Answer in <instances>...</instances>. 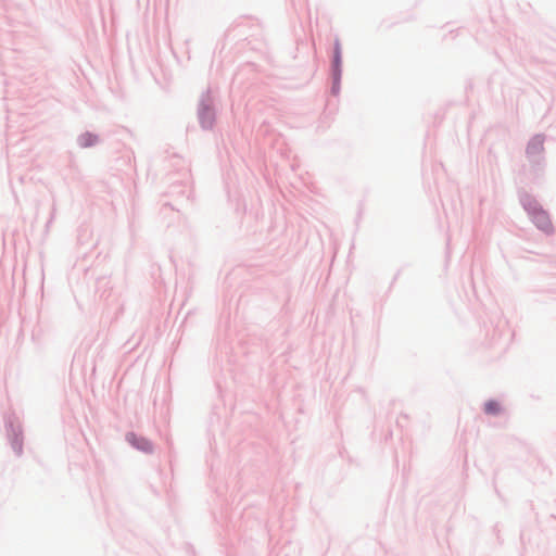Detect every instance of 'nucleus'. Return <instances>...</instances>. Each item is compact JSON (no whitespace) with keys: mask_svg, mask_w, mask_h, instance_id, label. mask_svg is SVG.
Masks as SVG:
<instances>
[{"mask_svg":"<svg viewBox=\"0 0 556 556\" xmlns=\"http://www.w3.org/2000/svg\"><path fill=\"white\" fill-rule=\"evenodd\" d=\"M533 220L539 228L548 232L552 230V223L549 220L548 215L544 211H535L533 213Z\"/></svg>","mask_w":556,"mask_h":556,"instance_id":"1","label":"nucleus"},{"mask_svg":"<svg viewBox=\"0 0 556 556\" xmlns=\"http://www.w3.org/2000/svg\"><path fill=\"white\" fill-rule=\"evenodd\" d=\"M544 140L542 137H534L528 144L527 151L529 154H536L543 150Z\"/></svg>","mask_w":556,"mask_h":556,"instance_id":"2","label":"nucleus"},{"mask_svg":"<svg viewBox=\"0 0 556 556\" xmlns=\"http://www.w3.org/2000/svg\"><path fill=\"white\" fill-rule=\"evenodd\" d=\"M98 141L97 136L92 134H84L79 137V144L84 148L93 146Z\"/></svg>","mask_w":556,"mask_h":556,"instance_id":"3","label":"nucleus"},{"mask_svg":"<svg viewBox=\"0 0 556 556\" xmlns=\"http://www.w3.org/2000/svg\"><path fill=\"white\" fill-rule=\"evenodd\" d=\"M484 410L486 414L496 415L501 412V404L497 401H489L484 404Z\"/></svg>","mask_w":556,"mask_h":556,"instance_id":"4","label":"nucleus"}]
</instances>
